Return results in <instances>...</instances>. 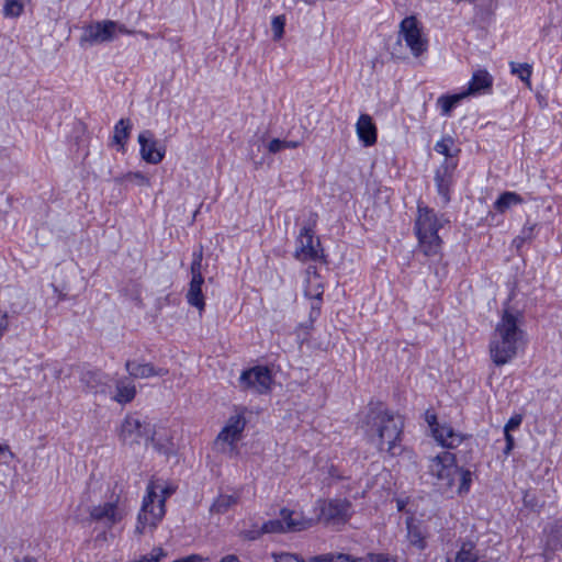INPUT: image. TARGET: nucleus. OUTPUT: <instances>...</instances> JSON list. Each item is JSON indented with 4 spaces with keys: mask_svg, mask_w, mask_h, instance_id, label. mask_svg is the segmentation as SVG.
<instances>
[{
    "mask_svg": "<svg viewBox=\"0 0 562 562\" xmlns=\"http://www.w3.org/2000/svg\"><path fill=\"white\" fill-rule=\"evenodd\" d=\"M117 33L128 34L130 31L111 20L94 22L83 29L81 43L94 45L110 42L115 38Z\"/></svg>",
    "mask_w": 562,
    "mask_h": 562,
    "instance_id": "obj_9",
    "label": "nucleus"
},
{
    "mask_svg": "<svg viewBox=\"0 0 562 562\" xmlns=\"http://www.w3.org/2000/svg\"><path fill=\"white\" fill-rule=\"evenodd\" d=\"M429 473L436 477V485L443 492L452 491L458 485L457 493L462 495L470 491L472 473L459 468L454 454L442 452L430 460Z\"/></svg>",
    "mask_w": 562,
    "mask_h": 562,
    "instance_id": "obj_4",
    "label": "nucleus"
},
{
    "mask_svg": "<svg viewBox=\"0 0 562 562\" xmlns=\"http://www.w3.org/2000/svg\"><path fill=\"white\" fill-rule=\"evenodd\" d=\"M14 458L8 445H0V463L9 464Z\"/></svg>",
    "mask_w": 562,
    "mask_h": 562,
    "instance_id": "obj_41",
    "label": "nucleus"
},
{
    "mask_svg": "<svg viewBox=\"0 0 562 562\" xmlns=\"http://www.w3.org/2000/svg\"><path fill=\"white\" fill-rule=\"evenodd\" d=\"M403 418L387 411H372L368 415L366 434L380 450L395 457L402 453Z\"/></svg>",
    "mask_w": 562,
    "mask_h": 562,
    "instance_id": "obj_2",
    "label": "nucleus"
},
{
    "mask_svg": "<svg viewBox=\"0 0 562 562\" xmlns=\"http://www.w3.org/2000/svg\"><path fill=\"white\" fill-rule=\"evenodd\" d=\"M467 98V93L460 92L451 95H441L437 100V105L440 108L441 115L450 116L452 110Z\"/></svg>",
    "mask_w": 562,
    "mask_h": 562,
    "instance_id": "obj_28",
    "label": "nucleus"
},
{
    "mask_svg": "<svg viewBox=\"0 0 562 562\" xmlns=\"http://www.w3.org/2000/svg\"><path fill=\"white\" fill-rule=\"evenodd\" d=\"M148 425H143L140 419L134 415H127L119 432L120 439L125 443H137L139 440L148 436Z\"/></svg>",
    "mask_w": 562,
    "mask_h": 562,
    "instance_id": "obj_16",
    "label": "nucleus"
},
{
    "mask_svg": "<svg viewBox=\"0 0 562 562\" xmlns=\"http://www.w3.org/2000/svg\"><path fill=\"white\" fill-rule=\"evenodd\" d=\"M218 562H240V560L235 554H227L223 557Z\"/></svg>",
    "mask_w": 562,
    "mask_h": 562,
    "instance_id": "obj_46",
    "label": "nucleus"
},
{
    "mask_svg": "<svg viewBox=\"0 0 562 562\" xmlns=\"http://www.w3.org/2000/svg\"><path fill=\"white\" fill-rule=\"evenodd\" d=\"M204 280L191 279L187 293L188 303L202 312L205 307L204 296L202 294V284Z\"/></svg>",
    "mask_w": 562,
    "mask_h": 562,
    "instance_id": "obj_25",
    "label": "nucleus"
},
{
    "mask_svg": "<svg viewBox=\"0 0 562 562\" xmlns=\"http://www.w3.org/2000/svg\"><path fill=\"white\" fill-rule=\"evenodd\" d=\"M285 26V16L278 15L271 21V30L273 32V40L279 41L283 37Z\"/></svg>",
    "mask_w": 562,
    "mask_h": 562,
    "instance_id": "obj_37",
    "label": "nucleus"
},
{
    "mask_svg": "<svg viewBox=\"0 0 562 562\" xmlns=\"http://www.w3.org/2000/svg\"><path fill=\"white\" fill-rule=\"evenodd\" d=\"M284 520L281 519H272L266 521L259 530L248 531L246 533V538L249 540H256L260 536L265 533H285Z\"/></svg>",
    "mask_w": 562,
    "mask_h": 562,
    "instance_id": "obj_24",
    "label": "nucleus"
},
{
    "mask_svg": "<svg viewBox=\"0 0 562 562\" xmlns=\"http://www.w3.org/2000/svg\"><path fill=\"white\" fill-rule=\"evenodd\" d=\"M316 509L319 514L315 520L326 525H344L351 516V504L347 499H318Z\"/></svg>",
    "mask_w": 562,
    "mask_h": 562,
    "instance_id": "obj_7",
    "label": "nucleus"
},
{
    "mask_svg": "<svg viewBox=\"0 0 562 562\" xmlns=\"http://www.w3.org/2000/svg\"><path fill=\"white\" fill-rule=\"evenodd\" d=\"M527 232H528V236H529L531 234V232H532V227L524 228L522 233L527 234Z\"/></svg>",
    "mask_w": 562,
    "mask_h": 562,
    "instance_id": "obj_49",
    "label": "nucleus"
},
{
    "mask_svg": "<svg viewBox=\"0 0 562 562\" xmlns=\"http://www.w3.org/2000/svg\"><path fill=\"white\" fill-rule=\"evenodd\" d=\"M493 85V77L486 70L474 71L471 81L469 82V89L463 91L468 95L484 93L491 89Z\"/></svg>",
    "mask_w": 562,
    "mask_h": 562,
    "instance_id": "obj_22",
    "label": "nucleus"
},
{
    "mask_svg": "<svg viewBox=\"0 0 562 562\" xmlns=\"http://www.w3.org/2000/svg\"><path fill=\"white\" fill-rule=\"evenodd\" d=\"M176 492V486L161 479L149 480L142 507L137 516L135 531L143 535L155 529L166 514V501Z\"/></svg>",
    "mask_w": 562,
    "mask_h": 562,
    "instance_id": "obj_3",
    "label": "nucleus"
},
{
    "mask_svg": "<svg viewBox=\"0 0 562 562\" xmlns=\"http://www.w3.org/2000/svg\"><path fill=\"white\" fill-rule=\"evenodd\" d=\"M116 392L112 396V400L119 404H127L135 398L136 386L127 378H121L115 382Z\"/></svg>",
    "mask_w": 562,
    "mask_h": 562,
    "instance_id": "obj_23",
    "label": "nucleus"
},
{
    "mask_svg": "<svg viewBox=\"0 0 562 562\" xmlns=\"http://www.w3.org/2000/svg\"><path fill=\"white\" fill-rule=\"evenodd\" d=\"M272 558L274 562H305L304 560L300 559L297 555L292 553H272Z\"/></svg>",
    "mask_w": 562,
    "mask_h": 562,
    "instance_id": "obj_39",
    "label": "nucleus"
},
{
    "mask_svg": "<svg viewBox=\"0 0 562 562\" xmlns=\"http://www.w3.org/2000/svg\"><path fill=\"white\" fill-rule=\"evenodd\" d=\"M356 132L363 146L369 147L376 143V126L369 114H361L356 124Z\"/></svg>",
    "mask_w": 562,
    "mask_h": 562,
    "instance_id": "obj_19",
    "label": "nucleus"
},
{
    "mask_svg": "<svg viewBox=\"0 0 562 562\" xmlns=\"http://www.w3.org/2000/svg\"><path fill=\"white\" fill-rule=\"evenodd\" d=\"M8 326H9V322H8L7 313L0 312V339L2 338L4 333L7 331Z\"/></svg>",
    "mask_w": 562,
    "mask_h": 562,
    "instance_id": "obj_42",
    "label": "nucleus"
},
{
    "mask_svg": "<svg viewBox=\"0 0 562 562\" xmlns=\"http://www.w3.org/2000/svg\"><path fill=\"white\" fill-rule=\"evenodd\" d=\"M23 8L22 0H5L3 12L5 16L16 18L22 14Z\"/></svg>",
    "mask_w": 562,
    "mask_h": 562,
    "instance_id": "obj_34",
    "label": "nucleus"
},
{
    "mask_svg": "<svg viewBox=\"0 0 562 562\" xmlns=\"http://www.w3.org/2000/svg\"><path fill=\"white\" fill-rule=\"evenodd\" d=\"M300 143L299 142H293V140H281L279 138H273L269 144H268V150L272 154H276L282 149H285V148H296L299 147Z\"/></svg>",
    "mask_w": 562,
    "mask_h": 562,
    "instance_id": "obj_35",
    "label": "nucleus"
},
{
    "mask_svg": "<svg viewBox=\"0 0 562 562\" xmlns=\"http://www.w3.org/2000/svg\"><path fill=\"white\" fill-rule=\"evenodd\" d=\"M504 434H505V440H506L505 452L508 453L514 448V437L510 435V432H504Z\"/></svg>",
    "mask_w": 562,
    "mask_h": 562,
    "instance_id": "obj_44",
    "label": "nucleus"
},
{
    "mask_svg": "<svg viewBox=\"0 0 562 562\" xmlns=\"http://www.w3.org/2000/svg\"><path fill=\"white\" fill-rule=\"evenodd\" d=\"M126 515V504L119 495L113 496L108 502L91 507L89 510L90 519L100 521L108 527L121 522Z\"/></svg>",
    "mask_w": 562,
    "mask_h": 562,
    "instance_id": "obj_8",
    "label": "nucleus"
},
{
    "mask_svg": "<svg viewBox=\"0 0 562 562\" xmlns=\"http://www.w3.org/2000/svg\"><path fill=\"white\" fill-rule=\"evenodd\" d=\"M167 555L168 553L161 547H156L149 553L144 554L143 557L147 558V560L151 562H160Z\"/></svg>",
    "mask_w": 562,
    "mask_h": 562,
    "instance_id": "obj_38",
    "label": "nucleus"
},
{
    "mask_svg": "<svg viewBox=\"0 0 562 562\" xmlns=\"http://www.w3.org/2000/svg\"><path fill=\"white\" fill-rule=\"evenodd\" d=\"M306 286L304 290L305 295L312 300L310 318L316 319L321 314L322 297L324 286L321 277L314 266H310L306 270Z\"/></svg>",
    "mask_w": 562,
    "mask_h": 562,
    "instance_id": "obj_14",
    "label": "nucleus"
},
{
    "mask_svg": "<svg viewBox=\"0 0 562 562\" xmlns=\"http://www.w3.org/2000/svg\"><path fill=\"white\" fill-rule=\"evenodd\" d=\"M351 562H370V553H368L366 557H359V558L352 557Z\"/></svg>",
    "mask_w": 562,
    "mask_h": 562,
    "instance_id": "obj_48",
    "label": "nucleus"
},
{
    "mask_svg": "<svg viewBox=\"0 0 562 562\" xmlns=\"http://www.w3.org/2000/svg\"><path fill=\"white\" fill-rule=\"evenodd\" d=\"M312 562H334L335 561V555L334 554H321V555H316L314 558H312L311 560Z\"/></svg>",
    "mask_w": 562,
    "mask_h": 562,
    "instance_id": "obj_43",
    "label": "nucleus"
},
{
    "mask_svg": "<svg viewBox=\"0 0 562 562\" xmlns=\"http://www.w3.org/2000/svg\"><path fill=\"white\" fill-rule=\"evenodd\" d=\"M280 517L284 520V527L286 532H299L307 530L317 524L315 518H308L301 512L282 508L280 510Z\"/></svg>",
    "mask_w": 562,
    "mask_h": 562,
    "instance_id": "obj_17",
    "label": "nucleus"
},
{
    "mask_svg": "<svg viewBox=\"0 0 562 562\" xmlns=\"http://www.w3.org/2000/svg\"><path fill=\"white\" fill-rule=\"evenodd\" d=\"M432 436L440 446L448 449L459 447L464 440V436L461 432L454 430L446 423L432 427Z\"/></svg>",
    "mask_w": 562,
    "mask_h": 562,
    "instance_id": "obj_18",
    "label": "nucleus"
},
{
    "mask_svg": "<svg viewBox=\"0 0 562 562\" xmlns=\"http://www.w3.org/2000/svg\"><path fill=\"white\" fill-rule=\"evenodd\" d=\"M442 216L423 204H418L414 232L418 240V248L427 256H437L441 251L442 239L438 235L439 229L447 223Z\"/></svg>",
    "mask_w": 562,
    "mask_h": 562,
    "instance_id": "obj_5",
    "label": "nucleus"
},
{
    "mask_svg": "<svg viewBox=\"0 0 562 562\" xmlns=\"http://www.w3.org/2000/svg\"><path fill=\"white\" fill-rule=\"evenodd\" d=\"M294 257L302 262L316 261L324 257L321 243L314 238L312 228L307 226L301 228L296 238Z\"/></svg>",
    "mask_w": 562,
    "mask_h": 562,
    "instance_id": "obj_11",
    "label": "nucleus"
},
{
    "mask_svg": "<svg viewBox=\"0 0 562 562\" xmlns=\"http://www.w3.org/2000/svg\"><path fill=\"white\" fill-rule=\"evenodd\" d=\"M23 562H35V561L31 558H25Z\"/></svg>",
    "mask_w": 562,
    "mask_h": 562,
    "instance_id": "obj_50",
    "label": "nucleus"
},
{
    "mask_svg": "<svg viewBox=\"0 0 562 562\" xmlns=\"http://www.w3.org/2000/svg\"><path fill=\"white\" fill-rule=\"evenodd\" d=\"M526 346V335L519 318L505 310L497 322L488 342L490 357L497 367L513 361Z\"/></svg>",
    "mask_w": 562,
    "mask_h": 562,
    "instance_id": "obj_1",
    "label": "nucleus"
},
{
    "mask_svg": "<svg viewBox=\"0 0 562 562\" xmlns=\"http://www.w3.org/2000/svg\"><path fill=\"white\" fill-rule=\"evenodd\" d=\"M272 376L268 368L254 367L244 371L239 376V387L244 391H251L263 394L270 391Z\"/></svg>",
    "mask_w": 562,
    "mask_h": 562,
    "instance_id": "obj_12",
    "label": "nucleus"
},
{
    "mask_svg": "<svg viewBox=\"0 0 562 562\" xmlns=\"http://www.w3.org/2000/svg\"><path fill=\"white\" fill-rule=\"evenodd\" d=\"M122 180L135 183L139 187H147L150 183L149 178L140 171L127 172L122 177Z\"/></svg>",
    "mask_w": 562,
    "mask_h": 562,
    "instance_id": "obj_36",
    "label": "nucleus"
},
{
    "mask_svg": "<svg viewBox=\"0 0 562 562\" xmlns=\"http://www.w3.org/2000/svg\"><path fill=\"white\" fill-rule=\"evenodd\" d=\"M193 260L191 263V279H198V280H204L202 276V259H203V251L202 248L193 251Z\"/></svg>",
    "mask_w": 562,
    "mask_h": 562,
    "instance_id": "obj_33",
    "label": "nucleus"
},
{
    "mask_svg": "<svg viewBox=\"0 0 562 562\" xmlns=\"http://www.w3.org/2000/svg\"><path fill=\"white\" fill-rule=\"evenodd\" d=\"M522 423V415L520 414H515L514 416H512L509 418V420L506 423L505 427H504V432H510L513 430H516L519 428V426L521 425Z\"/></svg>",
    "mask_w": 562,
    "mask_h": 562,
    "instance_id": "obj_40",
    "label": "nucleus"
},
{
    "mask_svg": "<svg viewBox=\"0 0 562 562\" xmlns=\"http://www.w3.org/2000/svg\"><path fill=\"white\" fill-rule=\"evenodd\" d=\"M125 369L130 376L134 379H148L150 376L156 375H165L167 374V370L161 368H156L151 363H140L134 360H127L125 362Z\"/></svg>",
    "mask_w": 562,
    "mask_h": 562,
    "instance_id": "obj_20",
    "label": "nucleus"
},
{
    "mask_svg": "<svg viewBox=\"0 0 562 562\" xmlns=\"http://www.w3.org/2000/svg\"><path fill=\"white\" fill-rule=\"evenodd\" d=\"M132 123L130 119H121L114 126L113 143L124 151V146L130 138Z\"/></svg>",
    "mask_w": 562,
    "mask_h": 562,
    "instance_id": "obj_27",
    "label": "nucleus"
},
{
    "mask_svg": "<svg viewBox=\"0 0 562 562\" xmlns=\"http://www.w3.org/2000/svg\"><path fill=\"white\" fill-rule=\"evenodd\" d=\"M407 538L418 549H424L426 546L424 536L413 522H407Z\"/></svg>",
    "mask_w": 562,
    "mask_h": 562,
    "instance_id": "obj_32",
    "label": "nucleus"
},
{
    "mask_svg": "<svg viewBox=\"0 0 562 562\" xmlns=\"http://www.w3.org/2000/svg\"><path fill=\"white\" fill-rule=\"evenodd\" d=\"M427 423L429 424L430 428L432 429V427H436L437 425H440L439 423H437V417L436 415H429L427 414Z\"/></svg>",
    "mask_w": 562,
    "mask_h": 562,
    "instance_id": "obj_47",
    "label": "nucleus"
},
{
    "mask_svg": "<svg viewBox=\"0 0 562 562\" xmlns=\"http://www.w3.org/2000/svg\"><path fill=\"white\" fill-rule=\"evenodd\" d=\"M81 383L89 392L105 394L109 376L100 371H85L80 376Z\"/></svg>",
    "mask_w": 562,
    "mask_h": 562,
    "instance_id": "obj_21",
    "label": "nucleus"
},
{
    "mask_svg": "<svg viewBox=\"0 0 562 562\" xmlns=\"http://www.w3.org/2000/svg\"><path fill=\"white\" fill-rule=\"evenodd\" d=\"M446 562H477V554L472 542H463L458 551L454 561L447 559Z\"/></svg>",
    "mask_w": 562,
    "mask_h": 562,
    "instance_id": "obj_29",
    "label": "nucleus"
},
{
    "mask_svg": "<svg viewBox=\"0 0 562 562\" xmlns=\"http://www.w3.org/2000/svg\"><path fill=\"white\" fill-rule=\"evenodd\" d=\"M454 140L452 137H445L438 140L435 145V150L446 157L445 161L437 169L435 182L437 191L442 199V204H448L450 201V188L453 182V172L457 162L450 158L454 157L459 149L453 150Z\"/></svg>",
    "mask_w": 562,
    "mask_h": 562,
    "instance_id": "obj_6",
    "label": "nucleus"
},
{
    "mask_svg": "<svg viewBox=\"0 0 562 562\" xmlns=\"http://www.w3.org/2000/svg\"><path fill=\"white\" fill-rule=\"evenodd\" d=\"M510 69L514 75L530 87L531 66L529 64L510 63Z\"/></svg>",
    "mask_w": 562,
    "mask_h": 562,
    "instance_id": "obj_31",
    "label": "nucleus"
},
{
    "mask_svg": "<svg viewBox=\"0 0 562 562\" xmlns=\"http://www.w3.org/2000/svg\"><path fill=\"white\" fill-rule=\"evenodd\" d=\"M245 427L246 418L241 413L232 415L217 435L216 445H227L233 450L235 443L241 439Z\"/></svg>",
    "mask_w": 562,
    "mask_h": 562,
    "instance_id": "obj_15",
    "label": "nucleus"
},
{
    "mask_svg": "<svg viewBox=\"0 0 562 562\" xmlns=\"http://www.w3.org/2000/svg\"><path fill=\"white\" fill-rule=\"evenodd\" d=\"M139 155L144 161L158 165L166 155V146L157 140L151 131L145 130L138 135Z\"/></svg>",
    "mask_w": 562,
    "mask_h": 562,
    "instance_id": "obj_13",
    "label": "nucleus"
},
{
    "mask_svg": "<svg viewBox=\"0 0 562 562\" xmlns=\"http://www.w3.org/2000/svg\"><path fill=\"white\" fill-rule=\"evenodd\" d=\"M525 200L516 192L505 191L494 202V209L498 213H505L514 205L522 204Z\"/></svg>",
    "mask_w": 562,
    "mask_h": 562,
    "instance_id": "obj_26",
    "label": "nucleus"
},
{
    "mask_svg": "<svg viewBox=\"0 0 562 562\" xmlns=\"http://www.w3.org/2000/svg\"><path fill=\"white\" fill-rule=\"evenodd\" d=\"M237 503V497L233 495H220L212 504L211 512L216 514L226 513Z\"/></svg>",
    "mask_w": 562,
    "mask_h": 562,
    "instance_id": "obj_30",
    "label": "nucleus"
},
{
    "mask_svg": "<svg viewBox=\"0 0 562 562\" xmlns=\"http://www.w3.org/2000/svg\"><path fill=\"white\" fill-rule=\"evenodd\" d=\"M335 561L336 562H351L352 557L349 554H346V553H339V554L335 555Z\"/></svg>",
    "mask_w": 562,
    "mask_h": 562,
    "instance_id": "obj_45",
    "label": "nucleus"
},
{
    "mask_svg": "<svg viewBox=\"0 0 562 562\" xmlns=\"http://www.w3.org/2000/svg\"><path fill=\"white\" fill-rule=\"evenodd\" d=\"M400 38L405 42L415 57L420 56L428 48V40L415 16H407L401 22Z\"/></svg>",
    "mask_w": 562,
    "mask_h": 562,
    "instance_id": "obj_10",
    "label": "nucleus"
}]
</instances>
